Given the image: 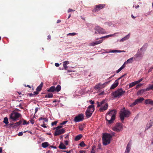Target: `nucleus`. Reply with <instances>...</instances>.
I'll list each match as a JSON object with an SVG mask.
<instances>
[{"mask_svg": "<svg viewBox=\"0 0 153 153\" xmlns=\"http://www.w3.org/2000/svg\"><path fill=\"white\" fill-rule=\"evenodd\" d=\"M116 114V111L113 110L108 111L106 115V120L108 121L109 124H111L115 120Z\"/></svg>", "mask_w": 153, "mask_h": 153, "instance_id": "obj_1", "label": "nucleus"}, {"mask_svg": "<svg viewBox=\"0 0 153 153\" xmlns=\"http://www.w3.org/2000/svg\"><path fill=\"white\" fill-rule=\"evenodd\" d=\"M112 136L110 134L105 133L103 134L102 137L103 144L106 145L110 143Z\"/></svg>", "mask_w": 153, "mask_h": 153, "instance_id": "obj_2", "label": "nucleus"}, {"mask_svg": "<svg viewBox=\"0 0 153 153\" xmlns=\"http://www.w3.org/2000/svg\"><path fill=\"white\" fill-rule=\"evenodd\" d=\"M126 91L122 88H119L115 91L111 93L112 95L114 98H119L122 96L125 93Z\"/></svg>", "mask_w": 153, "mask_h": 153, "instance_id": "obj_3", "label": "nucleus"}, {"mask_svg": "<svg viewBox=\"0 0 153 153\" xmlns=\"http://www.w3.org/2000/svg\"><path fill=\"white\" fill-rule=\"evenodd\" d=\"M130 112L127 110H126L125 108H123L120 112V119L123 120L125 117H128L130 114Z\"/></svg>", "mask_w": 153, "mask_h": 153, "instance_id": "obj_4", "label": "nucleus"}, {"mask_svg": "<svg viewBox=\"0 0 153 153\" xmlns=\"http://www.w3.org/2000/svg\"><path fill=\"white\" fill-rule=\"evenodd\" d=\"M21 116V115L19 113L16 112H14L11 113L10 117V119L13 121H16L18 120L19 118Z\"/></svg>", "mask_w": 153, "mask_h": 153, "instance_id": "obj_5", "label": "nucleus"}, {"mask_svg": "<svg viewBox=\"0 0 153 153\" xmlns=\"http://www.w3.org/2000/svg\"><path fill=\"white\" fill-rule=\"evenodd\" d=\"M123 128V126L121 123H117L116 125L112 129L113 131L117 132H119Z\"/></svg>", "mask_w": 153, "mask_h": 153, "instance_id": "obj_6", "label": "nucleus"}, {"mask_svg": "<svg viewBox=\"0 0 153 153\" xmlns=\"http://www.w3.org/2000/svg\"><path fill=\"white\" fill-rule=\"evenodd\" d=\"M105 6V4H103L96 5L95 6L94 9L92 11L94 12H98L101 9L104 8Z\"/></svg>", "mask_w": 153, "mask_h": 153, "instance_id": "obj_7", "label": "nucleus"}, {"mask_svg": "<svg viewBox=\"0 0 153 153\" xmlns=\"http://www.w3.org/2000/svg\"><path fill=\"white\" fill-rule=\"evenodd\" d=\"M126 75V74H125L124 75L121 76L119 78H118L114 82V83L111 86L110 89H114L119 84L118 80L121 79L123 77H124V76H125Z\"/></svg>", "mask_w": 153, "mask_h": 153, "instance_id": "obj_8", "label": "nucleus"}, {"mask_svg": "<svg viewBox=\"0 0 153 153\" xmlns=\"http://www.w3.org/2000/svg\"><path fill=\"white\" fill-rule=\"evenodd\" d=\"M108 82H105L103 84L99 83L96 85L94 88L95 89L100 90L101 89L104 88L107 85Z\"/></svg>", "mask_w": 153, "mask_h": 153, "instance_id": "obj_9", "label": "nucleus"}, {"mask_svg": "<svg viewBox=\"0 0 153 153\" xmlns=\"http://www.w3.org/2000/svg\"><path fill=\"white\" fill-rule=\"evenodd\" d=\"M83 118V115L82 114H80L76 116L74 120L75 122L77 123L82 121Z\"/></svg>", "mask_w": 153, "mask_h": 153, "instance_id": "obj_10", "label": "nucleus"}, {"mask_svg": "<svg viewBox=\"0 0 153 153\" xmlns=\"http://www.w3.org/2000/svg\"><path fill=\"white\" fill-rule=\"evenodd\" d=\"M94 30L99 34H103L106 33L104 30L99 26H96L94 28Z\"/></svg>", "mask_w": 153, "mask_h": 153, "instance_id": "obj_11", "label": "nucleus"}, {"mask_svg": "<svg viewBox=\"0 0 153 153\" xmlns=\"http://www.w3.org/2000/svg\"><path fill=\"white\" fill-rule=\"evenodd\" d=\"M144 100V99L143 97H141L139 99H136L134 102L131 103L130 105V106L131 107H133L138 104V103L141 102Z\"/></svg>", "mask_w": 153, "mask_h": 153, "instance_id": "obj_12", "label": "nucleus"}, {"mask_svg": "<svg viewBox=\"0 0 153 153\" xmlns=\"http://www.w3.org/2000/svg\"><path fill=\"white\" fill-rule=\"evenodd\" d=\"M65 132V130L64 128H62L60 130H56L54 134L55 136H57L60 134H63Z\"/></svg>", "mask_w": 153, "mask_h": 153, "instance_id": "obj_13", "label": "nucleus"}, {"mask_svg": "<svg viewBox=\"0 0 153 153\" xmlns=\"http://www.w3.org/2000/svg\"><path fill=\"white\" fill-rule=\"evenodd\" d=\"M143 57L142 54L140 52L137 53L134 55V58L135 60H138L141 59Z\"/></svg>", "mask_w": 153, "mask_h": 153, "instance_id": "obj_14", "label": "nucleus"}, {"mask_svg": "<svg viewBox=\"0 0 153 153\" xmlns=\"http://www.w3.org/2000/svg\"><path fill=\"white\" fill-rule=\"evenodd\" d=\"M103 40H101L98 41H96L95 42H92L91 43L90 45L91 46H94L95 45L100 44V43H102L103 42Z\"/></svg>", "mask_w": 153, "mask_h": 153, "instance_id": "obj_15", "label": "nucleus"}, {"mask_svg": "<svg viewBox=\"0 0 153 153\" xmlns=\"http://www.w3.org/2000/svg\"><path fill=\"white\" fill-rule=\"evenodd\" d=\"M94 110V106L93 105H91L88 106L87 110L92 113Z\"/></svg>", "mask_w": 153, "mask_h": 153, "instance_id": "obj_16", "label": "nucleus"}, {"mask_svg": "<svg viewBox=\"0 0 153 153\" xmlns=\"http://www.w3.org/2000/svg\"><path fill=\"white\" fill-rule=\"evenodd\" d=\"M108 107V105L107 104H106L103 107H101L100 108V111H104L107 109V108Z\"/></svg>", "mask_w": 153, "mask_h": 153, "instance_id": "obj_17", "label": "nucleus"}, {"mask_svg": "<svg viewBox=\"0 0 153 153\" xmlns=\"http://www.w3.org/2000/svg\"><path fill=\"white\" fill-rule=\"evenodd\" d=\"M59 148L60 149H66V147L65 145L62 142L60 143L59 146Z\"/></svg>", "mask_w": 153, "mask_h": 153, "instance_id": "obj_18", "label": "nucleus"}, {"mask_svg": "<svg viewBox=\"0 0 153 153\" xmlns=\"http://www.w3.org/2000/svg\"><path fill=\"white\" fill-rule=\"evenodd\" d=\"M135 60V59L134 57H132L129 59H128L126 62H125V63H131Z\"/></svg>", "mask_w": 153, "mask_h": 153, "instance_id": "obj_19", "label": "nucleus"}, {"mask_svg": "<svg viewBox=\"0 0 153 153\" xmlns=\"http://www.w3.org/2000/svg\"><path fill=\"white\" fill-rule=\"evenodd\" d=\"M148 91L147 90H146V89H142L140 91H138L137 93V95H141V94H143L144 92L146 91Z\"/></svg>", "mask_w": 153, "mask_h": 153, "instance_id": "obj_20", "label": "nucleus"}, {"mask_svg": "<svg viewBox=\"0 0 153 153\" xmlns=\"http://www.w3.org/2000/svg\"><path fill=\"white\" fill-rule=\"evenodd\" d=\"M130 36V33H129L128 35L122 38L121 39L120 41L123 42L125 40L128 39Z\"/></svg>", "mask_w": 153, "mask_h": 153, "instance_id": "obj_21", "label": "nucleus"}, {"mask_svg": "<svg viewBox=\"0 0 153 153\" xmlns=\"http://www.w3.org/2000/svg\"><path fill=\"white\" fill-rule=\"evenodd\" d=\"M43 85V83L41 82L40 85L37 88L36 90L37 91H41Z\"/></svg>", "mask_w": 153, "mask_h": 153, "instance_id": "obj_22", "label": "nucleus"}, {"mask_svg": "<svg viewBox=\"0 0 153 153\" xmlns=\"http://www.w3.org/2000/svg\"><path fill=\"white\" fill-rule=\"evenodd\" d=\"M92 113L87 110L86 111V117L87 118H89L92 115Z\"/></svg>", "mask_w": 153, "mask_h": 153, "instance_id": "obj_23", "label": "nucleus"}, {"mask_svg": "<svg viewBox=\"0 0 153 153\" xmlns=\"http://www.w3.org/2000/svg\"><path fill=\"white\" fill-rule=\"evenodd\" d=\"M48 92H53L55 91V87L53 86L51 87L48 90Z\"/></svg>", "mask_w": 153, "mask_h": 153, "instance_id": "obj_24", "label": "nucleus"}, {"mask_svg": "<svg viewBox=\"0 0 153 153\" xmlns=\"http://www.w3.org/2000/svg\"><path fill=\"white\" fill-rule=\"evenodd\" d=\"M49 144L47 142L43 143L42 144V146L44 148L47 147L49 146Z\"/></svg>", "mask_w": 153, "mask_h": 153, "instance_id": "obj_25", "label": "nucleus"}, {"mask_svg": "<svg viewBox=\"0 0 153 153\" xmlns=\"http://www.w3.org/2000/svg\"><path fill=\"white\" fill-rule=\"evenodd\" d=\"M125 52V51H124L113 50L111 51H110L109 52H111V53H117V52L120 53V52Z\"/></svg>", "mask_w": 153, "mask_h": 153, "instance_id": "obj_26", "label": "nucleus"}, {"mask_svg": "<svg viewBox=\"0 0 153 153\" xmlns=\"http://www.w3.org/2000/svg\"><path fill=\"white\" fill-rule=\"evenodd\" d=\"M82 137V136L81 134H79L76 136L75 138V140L76 141H78Z\"/></svg>", "mask_w": 153, "mask_h": 153, "instance_id": "obj_27", "label": "nucleus"}, {"mask_svg": "<svg viewBox=\"0 0 153 153\" xmlns=\"http://www.w3.org/2000/svg\"><path fill=\"white\" fill-rule=\"evenodd\" d=\"M152 101V100L150 99L146 100L145 101V103L146 104H149L151 105Z\"/></svg>", "mask_w": 153, "mask_h": 153, "instance_id": "obj_28", "label": "nucleus"}, {"mask_svg": "<svg viewBox=\"0 0 153 153\" xmlns=\"http://www.w3.org/2000/svg\"><path fill=\"white\" fill-rule=\"evenodd\" d=\"M55 91L59 92L61 89V87L60 85H58L56 88L55 87Z\"/></svg>", "mask_w": 153, "mask_h": 153, "instance_id": "obj_29", "label": "nucleus"}, {"mask_svg": "<svg viewBox=\"0 0 153 153\" xmlns=\"http://www.w3.org/2000/svg\"><path fill=\"white\" fill-rule=\"evenodd\" d=\"M136 84H137L135 81L132 82L129 84V88H131L132 87L134 86Z\"/></svg>", "mask_w": 153, "mask_h": 153, "instance_id": "obj_30", "label": "nucleus"}, {"mask_svg": "<svg viewBox=\"0 0 153 153\" xmlns=\"http://www.w3.org/2000/svg\"><path fill=\"white\" fill-rule=\"evenodd\" d=\"M130 150V146L129 145V143L127 145L126 147V149L125 152H129Z\"/></svg>", "mask_w": 153, "mask_h": 153, "instance_id": "obj_31", "label": "nucleus"}, {"mask_svg": "<svg viewBox=\"0 0 153 153\" xmlns=\"http://www.w3.org/2000/svg\"><path fill=\"white\" fill-rule=\"evenodd\" d=\"M146 90L148 91L150 90H153V85H149V86L146 88Z\"/></svg>", "mask_w": 153, "mask_h": 153, "instance_id": "obj_32", "label": "nucleus"}, {"mask_svg": "<svg viewBox=\"0 0 153 153\" xmlns=\"http://www.w3.org/2000/svg\"><path fill=\"white\" fill-rule=\"evenodd\" d=\"M3 122L6 125L8 124L9 122L8 118L7 117H5L4 118Z\"/></svg>", "mask_w": 153, "mask_h": 153, "instance_id": "obj_33", "label": "nucleus"}, {"mask_svg": "<svg viewBox=\"0 0 153 153\" xmlns=\"http://www.w3.org/2000/svg\"><path fill=\"white\" fill-rule=\"evenodd\" d=\"M53 95L51 93L47 94L46 95L45 97V98H52L53 97Z\"/></svg>", "mask_w": 153, "mask_h": 153, "instance_id": "obj_34", "label": "nucleus"}, {"mask_svg": "<svg viewBox=\"0 0 153 153\" xmlns=\"http://www.w3.org/2000/svg\"><path fill=\"white\" fill-rule=\"evenodd\" d=\"M22 121L20 120L19 121L16 122L14 124V126H16V127L20 125L22 123Z\"/></svg>", "mask_w": 153, "mask_h": 153, "instance_id": "obj_35", "label": "nucleus"}, {"mask_svg": "<svg viewBox=\"0 0 153 153\" xmlns=\"http://www.w3.org/2000/svg\"><path fill=\"white\" fill-rule=\"evenodd\" d=\"M96 148V147L95 146H93L92 149V150L91 152V153H95V149Z\"/></svg>", "mask_w": 153, "mask_h": 153, "instance_id": "obj_36", "label": "nucleus"}, {"mask_svg": "<svg viewBox=\"0 0 153 153\" xmlns=\"http://www.w3.org/2000/svg\"><path fill=\"white\" fill-rule=\"evenodd\" d=\"M69 63L68 61H65L63 63V67H67L66 65L67 64Z\"/></svg>", "mask_w": 153, "mask_h": 153, "instance_id": "obj_37", "label": "nucleus"}, {"mask_svg": "<svg viewBox=\"0 0 153 153\" xmlns=\"http://www.w3.org/2000/svg\"><path fill=\"white\" fill-rule=\"evenodd\" d=\"M105 100H103L101 102L100 104L98 102H97V103L98 104V105H97V107H100V105H101L102 104H103L105 103Z\"/></svg>", "mask_w": 153, "mask_h": 153, "instance_id": "obj_38", "label": "nucleus"}, {"mask_svg": "<svg viewBox=\"0 0 153 153\" xmlns=\"http://www.w3.org/2000/svg\"><path fill=\"white\" fill-rule=\"evenodd\" d=\"M76 34L75 33H70L67 34V36H74Z\"/></svg>", "mask_w": 153, "mask_h": 153, "instance_id": "obj_39", "label": "nucleus"}, {"mask_svg": "<svg viewBox=\"0 0 153 153\" xmlns=\"http://www.w3.org/2000/svg\"><path fill=\"white\" fill-rule=\"evenodd\" d=\"M79 145L82 147H84L85 146L84 142L83 141L81 142L80 144Z\"/></svg>", "mask_w": 153, "mask_h": 153, "instance_id": "obj_40", "label": "nucleus"}, {"mask_svg": "<svg viewBox=\"0 0 153 153\" xmlns=\"http://www.w3.org/2000/svg\"><path fill=\"white\" fill-rule=\"evenodd\" d=\"M124 68H120L118 70L116 71V73H118L121 71Z\"/></svg>", "mask_w": 153, "mask_h": 153, "instance_id": "obj_41", "label": "nucleus"}, {"mask_svg": "<svg viewBox=\"0 0 153 153\" xmlns=\"http://www.w3.org/2000/svg\"><path fill=\"white\" fill-rule=\"evenodd\" d=\"M143 80V78H142L140 79H139L137 81H135L136 83L137 84H138L139 83V82H140L142 81Z\"/></svg>", "mask_w": 153, "mask_h": 153, "instance_id": "obj_42", "label": "nucleus"}, {"mask_svg": "<svg viewBox=\"0 0 153 153\" xmlns=\"http://www.w3.org/2000/svg\"><path fill=\"white\" fill-rule=\"evenodd\" d=\"M142 85V84H138V85H137L136 86V87H135V88H136V89H138V88H139V87H140V86H141V85Z\"/></svg>", "mask_w": 153, "mask_h": 153, "instance_id": "obj_43", "label": "nucleus"}, {"mask_svg": "<svg viewBox=\"0 0 153 153\" xmlns=\"http://www.w3.org/2000/svg\"><path fill=\"white\" fill-rule=\"evenodd\" d=\"M62 127V126H58L57 127L55 128L56 129V130H60V128Z\"/></svg>", "mask_w": 153, "mask_h": 153, "instance_id": "obj_44", "label": "nucleus"}, {"mask_svg": "<svg viewBox=\"0 0 153 153\" xmlns=\"http://www.w3.org/2000/svg\"><path fill=\"white\" fill-rule=\"evenodd\" d=\"M57 123V122L56 121H55L53 122H52L51 123V125L52 126H53L54 125H56Z\"/></svg>", "mask_w": 153, "mask_h": 153, "instance_id": "obj_45", "label": "nucleus"}, {"mask_svg": "<svg viewBox=\"0 0 153 153\" xmlns=\"http://www.w3.org/2000/svg\"><path fill=\"white\" fill-rule=\"evenodd\" d=\"M69 143V141L68 140L65 141V144L66 145H67Z\"/></svg>", "mask_w": 153, "mask_h": 153, "instance_id": "obj_46", "label": "nucleus"}, {"mask_svg": "<svg viewBox=\"0 0 153 153\" xmlns=\"http://www.w3.org/2000/svg\"><path fill=\"white\" fill-rule=\"evenodd\" d=\"M152 126V124L151 123H149V124H148L147 126V127L148 128H150Z\"/></svg>", "mask_w": 153, "mask_h": 153, "instance_id": "obj_47", "label": "nucleus"}, {"mask_svg": "<svg viewBox=\"0 0 153 153\" xmlns=\"http://www.w3.org/2000/svg\"><path fill=\"white\" fill-rule=\"evenodd\" d=\"M75 11V10H74L71 9L69 8L68 10V12L69 13V12H71V11Z\"/></svg>", "mask_w": 153, "mask_h": 153, "instance_id": "obj_48", "label": "nucleus"}, {"mask_svg": "<svg viewBox=\"0 0 153 153\" xmlns=\"http://www.w3.org/2000/svg\"><path fill=\"white\" fill-rule=\"evenodd\" d=\"M113 36V34L109 35H107V36H105V38H108V37H110L111 36Z\"/></svg>", "mask_w": 153, "mask_h": 153, "instance_id": "obj_49", "label": "nucleus"}, {"mask_svg": "<svg viewBox=\"0 0 153 153\" xmlns=\"http://www.w3.org/2000/svg\"><path fill=\"white\" fill-rule=\"evenodd\" d=\"M28 124V123H27L26 120H24L23 122V125L27 124Z\"/></svg>", "mask_w": 153, "mask_h": 153, "instance_id": "obj_50", "label": "nucleus"}, {"mask_svg": "<svg viewBox=\"0 0 153 153\" xmlns=\"http://www.w3.org/2000/svg\"><path fill=\"white\" fill-rule=\"evenodd\" d=\"M39 91H36L34 92L33 93V94L34 95H37V94H39Z\"/></svg>", "mask_w": 153, "mask_h": 153, "instance_id": "obj_51", "label": "nucleus"}, {"mask_svg": "<svg viewBox=\"0 0 153 153\" xmlns=\"http://www.w3.org/2000/svg\"><path fill=\"white\" fill-rule=\"evenodd\" d=\"M67 122V121H65L61 123L60 124L61 125H64Z\"/></svg>", "mask_w": 153, "mask_h": 153, "instance_id": "obj_52", "label": "nucleus"}, {"mask_svg": "<svg viewBox=\"0 0 153 153\" xmlns=\"http://www.w3.org/2000/svg\"><path fill=\"white\" fill-rule=\"evenodd\" d=\"M23 134V133L22 132H19L18 133V135L19 136H22Z\"/></svg>", "mask_w": 153, "mask_h": 153, "instance_id": "obj_53", "label": "nucleus"}, {"mask_svg": "<svg viewBox=\"0 0 153 153\" xmlns=\"http://www.w3.org/2000/svg\"><path fill=\"white\" fill-rule=\"evenodd\" d=\"M41 126L44 128H45L47 127V126L45 124H43V125H41Z\"/></svg>", "mask_w": 153, "mask_h": 153, "instance_id": "obj_54", "label": "nucleus"}, {"mask_svg": "<svg viewBox=\"0 0 153 153\" xmlns=\"http://www.w3.org/2000/svg\"><path fill=\"white\" fill-rule=\"evenodd\" d=\"M55 65L57 67H59V64L58 63H55Z\"/></svg>", "mask_w": 153, "mask_h": 153, "instance_id": "obj_55", "label": "nucleus"}, {"mask_svg": "<svg viewBox=\"0 0 153 153\" xmlns=\"http://www.w3.org/2000/svg\"><path fill=\"white\" fill-rule=\"evenodd\" d=\"M43 120H44L45 122H47L48 121L47 119L45 118H43Z\"/></svg>", "mask_w": 153, "mask_h": 153, "instance_id": "obj_56", "label": "nucleus"}, {"mask_svg": "<svg viewBox=\"0 0 153 153\" xmlns=\"http://www.w3.org/2000/svg\"><path fill=\"white\" fill-rule=\"evenodd\" d=\"M90 102L92 104H93L94 103V101H92V100H90Z\"/></svg>", "mask_w": 153, "mask_h": 153, "instance_id": "obj_57", "label": "nucleus"}, {"mask_svg": "<svg viewBox=\"0 0 153 153\" xmlns=\"http://www.w3.org/2000/svg\"><path fill=\"white\" fill-rule=\"evenodd\" d=\"M85 151L84 150H82L80 151L79 153H85Z\"/></svg>", "mask_w": 153, "mask_h": 153, "instance_id": "obj_58", "label": "nucleus"}, {"mask_svg": "<svg viewBox=\"0 0 153 153\" xmlns=\"http://www.w3.org/2000/svg\"><path fill=\"white\" fill-rule=\"evenodd\" d=\"M39 108H36L35 109V113H36L38 110Z\"/></svg>", "mask_w": 153, "mask_h": 153, "instance_id": "obj_59", "label": "nucleus"}, {"mask_svg": "<svg viewBox=\"0 0 153 153\" xmlns=\"http://www.w3.org/2000/svg\"><path fill=\"white\" fill-rule=\"evenodd\" d=\"M51 39V36L49 35L48 36L47 39L48 40L50 39Z\"/></svg>", "mask_w": 153, "mask_h": 153, "instance_id": "obj_60", "label": "nucleus"}, {"mask_svg": "<svg viewBox=\"0 0 153 153\" xmlns=\"http://www.w3.org/2000/svg\"><path fill=\"white\" fill-rule=\"evenodd\" d=\"M33 94L30 93L29 94V95L30 97H32L34 95Z\"/></svg>", "mask_w": 153, "mask_h": 153, "instance_id": "obj_61", "label": "nucleus"}, {"mask_svg": "<svg viewBox=\"0 0 153 153\" xmlns=\"http://www.w3.org/2000/svg\"><path fill=\"white\" fill-rule=\"evenodd\" d=\"M152 69H152V68H150V69L149 70V71H148V72H149H149H151V71H152Z\"/></svg>", "mask_w": 153, "mask_h": 153, "instance_id": "obj_62", "label": "nucleus"}, {"mask_svg": "<svg viewBox=\"0 0 153 153\" xmlns=\"http://www.w3.org/2000/svg\"><path fill=\"white\" fill-rule=\"evenodd\" d=\"M131 17L133 19H134L135 18V17H134L133 15H131Z\"/></svg>", "mask_w": 153, "mask_h": 153, "instance_id": "obj_63", "label": "nucleus"}, {"mask_svg": "<svg viewBox=\"0 0 153 153\" xmlns=\"http://www.w3.org/2000/svg\"><path fill=\"white\" fill-rule=\"evenodd\" d=\"M64 152H66L67 153H70L71 152L70 151H65Z\"/></svg>", "mask_w": 153, "mask_h": 153, "instance_id": "obj_64", "label": "nucleus"}]
</instances>
